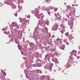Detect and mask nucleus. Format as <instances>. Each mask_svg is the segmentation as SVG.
<instances>
[{"instance_id": "1", "label": "nucleus", "mask_w": 80, "mask_h": 80, "mask_svg": "<svg viewBox=\"0 0 80 80\" xmlns=\"http://www.w3.org/2000/svg\"><path fill=\"white\" fill-rule=\"evenodd\" d=\"M65 27L64 26L63 24H61L60 26L59 27V30H60V32H61L62 34H63V32H65L64 28H65Z\"/></svg>"}, {"instance_id": "2", "label": "nucleus", "mask_w": 80, "mask_h": 80, "mask_svg": "<svg viewBox=\"0 0 80 80\" xmlns=\"http://www.w3.org/2000/svg\"><path fill=\"white\" fill-rule=\"evenodd\" d=\"M73 22H72V21L68 20V24L69 25H71V26H73Z\"/></svg>"}, {"instance_id": "3", "label": "nucleus", "mask_w": 80, "mask_h": 80, "mask_svg": "<svg viewBox=\"0 0 80 80\" xmlns=\"http://www.w3.org/2000/svg\"><path fill=\"white\" fill-rule=\"evenodd\" d=\"M59 48L61 49H62V50H64V48H65V46L63 45H62L60 46Z\"/></svg>"}, {"instance_id": "4", "label": "nucleus", "mask_w": 80, "mask_h": 80, "mask_svg": "<svg viewBox=\"0 0 80 80\" xmlns=\"http://www.w3.org/2000/svg\"><path fill=\"white\" fill-rule=\"evenodd\" d=\"M71 53H72V54H73V55H75V54H77V52L76 51L74 50L72 51Z\"/></svg>"}, {"instance_id": "5", "label": "nucleus", "mask_w": 80, "mask_h": 80, "mask_svg": "<svg viewBox=\"0 0 80 80\" xmlns=\"http://www.w3.org/2000/svg\"><path fill=\"white\" fill-rule=\"evenodd\" d=\"M22 21H23L24 22H26V23H27L28 22V20H27V19L26 18L22 19Z\"/></svg>"}, {"instance_id": "6", "label": "nucleus", "mask_w": 80, "mask_h": 80, "mask_svg": "<svg viewBox=\"0 0 80 80\" xmlns=\"http://www.w3.org/2000/svg\"><path fill=\"white\" fill-rule=\"evenodd\" d=\"M58 24L57 23H56L55 24V27L56 28V29L58 28Z\"/></svg>"}, {"instance_id": "7", "label": "nucleus", "mask_w": 80, "mask_h": 80, "mask_svg": "<svg viewBox=\"0 0 80 80\" xmlns=\"http://www.w3.org/2000/svg\"><path fill=\"white\" fill-rule=\"evenodd\" d=\"M12 8L15 9V8H16V6H15V4H13L12 6Z\"/></svg>"}, {"instance_id": "8", "label": "nucleus", "mask_w": 80, "mask_h": 80, "mask_svg": "<svg viewBox=\"0 0 80 80\" xmlns=\"http://www.w3.org/2000/svg\"><path fill=\"white\" fill-rule=\"evenodd\" d=\"M61 16L58 17L57 18V20H61Z\"/></svg>"}, {"instance_id": "9", "label": "nucleus", "mask_w": 80, "mask_h": 80, "mask_svg": "<svg viewBox=\"0 0 80 80\" xmlns=\"http://www.w3.org/2000/svg\"><path fill=\"white\" fill-rule=\"evenodd\" d=\"M75 9H74L73 12H70V13L71 14H72V13H75Z\"/></svg>"}, {"instance_id": "10", "label": "nucleus", "mask_w": 80, "mask_h": 80, "mask_svg": "<svg viewBox=\"0 0 80 80\" xmlns=\"http://www.w3.org/2000/svg\"><path fill=\"white\" fill-rule=\"evenodd\" d=\"M39 11H36V12H35V14H36V15H38V14H39Z\"/></svg>"}, {"instance_id": "11", "label": "nucleus", "mask_w": 80, "mask_h": 80, "mask_svg": "<svg viewBox=\"0 0 80 80\" xmlns=\"http://www.w3.org/2000/svg\"><path fill=\"white\" fill-rule=\"evenodd\" d=\"M46 2L47 3H50L51 2V0H46Z\"/></svg>"}, {"instance_id": "12", "label": "nucleus", "mask_w": 80, "mask_h": 80, "mask_svg": "<svg viewBox=\"0 0 80 80\" xmlns=\"http://www.w3.org/2000/svg\"><path fill=\"white\" fill-rule=\"evenodd\" d=\"M46 79L48 80H50V77H49L48 76L46 77Z\"/></svg>"}, {"instance_id": "13", "label": "nucleus", "mask_w": 80, "mask_h": 80, "mask_svg": "<svg viewBox=\"0 0 80 80\" xmlns=\"http://www.w3.org/2000/svg\"><path fill=\"white\" fill-rule=\"evenodd\" d=\"M58 10V8H55L54 9L55 12H57Z\"/></svg>"}, {"instance_id": "14", "label": "nucleus", "mask_w": 80, "mask_h": 80, "mask_svg": "<svg viewBox=\"0 0 80 80\" xmlns=\"http://www.w3.org/2000/svg\"><path fill=\"white\" fill-rule=\"evenodd\" d=\"M50 9H51V10H53V8H54L53 7H51V6H50Z\"/></svg>"}, {"instance_id": "15", "label": "nucleus", "mask_w": 80, "mask_h": 80, "mask_svg": "<svg viewBox=\"0 0 80 80\" xmlns=\"http://www.w3.org/2000/svg\"><path fill=\"white\" fill-rule=\"evenodd\" d=\"M69 33L68 32H67L65 33V35L66 36H68V35Z\"/></svg>"}, {"instance_id": "16", "label": "nucleus", "mask_w": 80, "mask_h": 80, "mask_svg": "<svg viewBox=\"0 0 80 80\" xmlns=\"http://www.w3.org/2000/svg\"><path fill=\"white\" fill-rule=\"evenodd\" d=\"M48 15H50V12L49 11H48Z\"/></svg>"}, {"instance_id": "17", "label": "nucleus", "mask_w": 80, "mask_h": 80, "mask_svg": "<svg viewBox=\"0 0 80 80\" xmlns=\"http://www.w3.org/2000/svg\"><path fill=\"white\" fill-rule=\"evenodd\" d=\"M60 40V38H58L56 40L57 41H59Z\"/></svg>"}, {"instance_id": "18", "label": "nucleus", "mask_w": 80, "mask_h": 80, "mask_svg": "<svg viewBox=\"0 0 80 80\" xmlns=\"http://www.w3.org/2000/svg\"><path fill=\"white\" fill-rule=\"evenodd\" d=\"M4 33L5 34H7V32H6V31H4Z\"/></svg>"}, {"instance_id": "19", "label": "nucleus", "mask_w": 80, "mask_h": 80, "mask_svg": "<svg viewBox=\"0 0 80 80\" xmlns=\"http://www.w3.org/2000/svg\"><path fill=\"white\" fill-rule=\"evenodd\" d=\"M66 44H67V45H69V44H68V42H66Z\"/></svg>"}, {"instance_id": "20", "label": "nucleus", "mask_w": 80, "mask_h": 80, "mask_svg": "<svg viewBox=\"0 0 80 80\" xmlns=\"http://www.w3.org/2000/svg\"><path fill=\"white\" fill-rule=\"evenodd\" d=\"M57 14L58 17H59V16H60V14H59V13H58Z\"/></svg>"}, {"instance_id": "21", "label": "nucleus", "mask_w": 80, "mask_h": 80, "mask_svg": "<svg viewBox=\"0 0 80 80\" xmlns=\"http://www.w3.org/2000/svg\"><path fill=\"white\" fill-rule=\"evenodd\" d=\"M55 15L56 16V17H58V16H57V14H55Z\"/></svg>"}, {"instance_id": "22", "label": "nucleus", "mask_w": 80, "mask_h": 80, "mask_svg": "<svg viewBox=\"0 0 80 80\" xmlns=\"http://www.w3.org/2000/svg\"><path fill=\"white\" fill-rule=\"evenodd\" d=\"M15 16L16 17H17V14H15Z\"/></svg>"}, {"instance_id": "23", "label": "nucleus", "mask_w": 80, "mask_h": 80, "mask_svg": "<svg viewBox=\"0 0 80 80\" xmlns=\"http://www.w3.org/2000/svg\"><path fill=\"white\" fill-rule=\"evenodd\" d=\"M80 58V57H78V56L77 57V58L78 59H79V58Z\"/></svg>"}, {"instance_id": "24", "label": "nucleus", "mask_w": 80, "mask_h": 80, "mask_svg": "<svg viewBox=\"0 0 80 80\" xmlns=\"http://www.w3.org/2000/svg\"><path fill=\"white\" fill-rule=\"evenodd\" d=\"M13 24H15V22H13L12 23V25H13Z\"/></svg>"}, {"instance_id": "25", "label": "nucleus", "mask_w": 80, "mask_h": 80, "mask_svg": "<svg viewBox=\"0 0 80 80\" xmlns=\"http://www.w3.org/2000/svg\"><path fill=\"white\" fill-rule=\"evenodd\" d=\"M43 17H44V16H42V18H43Z\"/></svg>"}, {"instance_id": "26", "label": "nucleus", "mask_w": 80, "mask_h": 80, "mask_svg": "<svg viewBox=\"0 0 80 80\" xmlns=\"http://www.w3.org/2000/svg\"><path fill=\"white\" fill-rule=\"evenodd\" d=\"M38 18H40V17H38Z\"/></svg>"}, {"instance_id": "27", "label": "nucleus", "mask_w": 80, "mask_h": 80, "mask_svg": "<svg viewBox=\"0 0 80 80\" xmlns=\"http://www.w3.org/2000/svg\"><path fill=\"white\" fill-rule=\"evenodd\" d=\"M64 4H65V5H66L67 4L66 3H64Z\"/></svg>"}, {"instance_id": "28", "label": "nucleus", "mask_w": 80, "mask_h": 80, "mask_svg": "<svg viewBox=\"0 0 80 80\" xmlns=\"http://www.w3.org/2000/svg\"><path fill=\"white\" fill-rule=\"evenodd\" d=\"M74 5H74L73 4V5H72V6H74Z\"/></svg>"}, {"instance_id": "29", "label": "nucleus", "mask_w": 80, "mask_h": 80, "mask_svg": "<svg viewBox=\"0 0 80 80\" xmlns=\"http://www.w3.org/2000/svg\"><path fill=\"white\" fill-rule=\"evenodd\" d=\"M72 21H74V19H72Z\"/></svg>"}, {"instance_id": "30", "label": "nucleus", "mask_w": 80, "mask_h": 80, "mask_svg": "<svg viewBox=\"0 0 80 80\" xmlns=\"http://www.w3.org/2000/svg\"><path fill=\"white\" fill-rule=\"evenodd\" d=\"M80 51H79V52H78V53H80Z\"/></svg>"}, {"instance_id": "31", "label": "nucleus", "mask_w": 80, "mask_h": 80, "mask_svg": "<svg viewBox=\"0 0 80 80\" xmlns=\"http://www.w3.org/2000/svg\"><path fill=\"white\" fill-rule=\"evenodd\" d=\"M63 37V36L61 35V37Z\"/></svg>"}, {"instance_id": "32", "label": "nucleus", "mask_w": 80, "mask_h": 80, "mask_svg": "<svg viewBox=\"0 0 80 80\" xmlns=\"http://www.w3.org/2000/svg\"><path fill=\"white\" fill-rule=\"evenodd\" d=\"M46 24H47L48 25V23H46Z\"/></svg>"}, {"instance_id": "33", "label": "nucleus", "mask_w": 80, "mask_h": 80, "mask_svg": "<svg viewBox=\"0 0 80 80\" xmlns=\"http://www.w3.org/2000/svg\"><path fill=\"white\" fill-rule=\"evenodd\" d=\"M67 64L68 65V63Z\"/></svg>"}, {"instance_id": "34", "label": "nucleus", "mask_w": 80, "mask_h": 80, "mask_svg": "<svg viewBox=\"0 0 80 80\" xmlns=\"http://www.w3.org/2000/svg\"><path fill=\"white\" fill-rule=\"evenodd\" d=\"M43 31L45 30V29H43Z\"/></svg>"}, {"instance_id": "35", "label": "nucleus", "mask_w": 80, "mask_h": 80, "mask_svg": "<svg viewBox=\"0 0 80 80\" xmlns=\"http://www.w3.org/2000/svg\"><path fill=\"white\" fill-rule=\"evenodd\" d=\"M20 18H19V19H20Z\"/></svg>"}, {"instance_id": "36", "label": "nucleus", "mask_w": 80, "mask_h": 80, "mask_svg": "<svg viewBox=\"0 0 80 80\" xmlns=\"http://www.w3.org/2000/svg\"><path fill=\"white\" fill-rule=\"evenodd\" d=\"M41 73H42V72H41Z\"/></svg>"}, {"instance_id": "37", "label": "nucleus", "mask_w": 80, "mask_h": 80, "mask_svg": "<svg viewBox=\"0 0 80 80\" xmlns=\"http://www.w3.org/2000/svg\"><path fill=\"white\" fill-rule=\"evenodd\" d=\"M51 70H52V69H51Z\"/></svg>"}, {"instance_id": "38", "label": "nucleus", "mask_w": 80, "mask_h": 80, "mask_svg": "<svg viewBox=\"0 0 80 80\" xmlns=\"http://www.w3.org/2000/svg\"><path fill=\"white\" fill-rule=\"evenodd\" d=\"M54 12V11H53V12Z\"/></svg>"}, {"instance_id": "39", "label": "nucleus", "mask_w": 80, "mask_h": 80, "mask_svg": "<svg viewBox=\"0 0 80 80\" xmlns=\"http://www.w3.org/2000/svg\"><path fill=\"white\" fill-rule=\"evenodd\" d=\"M46 30H47V29H46Z\"/></svg>"}, {"instance_id": "40", "label": "nucleus", "mask_w": 80, "mask_h": 80, "mask_svg": "<svg viewBox=\"0 0 80 80\" xmlns=\"http://www.w3.org/2000/svg\"><path fill=\"white\" fill-rule=\"evenodd\" d=\"M44 26H45V25H44Z\"/></svg>"}]
</instances>
